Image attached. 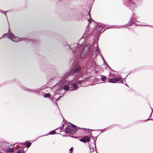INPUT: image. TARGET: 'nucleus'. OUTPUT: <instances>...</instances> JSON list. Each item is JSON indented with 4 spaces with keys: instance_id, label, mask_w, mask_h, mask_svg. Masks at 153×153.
<instances>
[{
    "instance_id": "obj_21",
    "label": "nucleus",
    "mask_w": 153,
    "mask_h": 153,
    "mask_svg": "<svg viewBox=\"0 0 153 153\" xmlns=\"http://www.w3.org/2000/svg\"><path fill=\"white\" fill-rule=\"evenodd\" d=\"M17 153H22V152L20 150H18L17 152Z\"/></svg>"
},
{
    "instance_id": "obj_6",
    "label": "nucleus",
    "mask_w": 153,
    "mask_h": 153,
    "mask_svg": "<svg viewBox=\"0 0 153 153\" xmlns=\"http://www.w3.org/2000/svg\"><path fill=\"white\" fill-rule=\"evenodd\" d=\"M91 48V46L90 45L87 44L85 46L82 50L88 53L90 51Z\"/></svg>"
},
{
    "instance_id": "obj_3",
    "label": "nucleus",
    "mask_w": 153,
    "mask_h": 153,
    "mask_svg": "<svg viewBox=\"0 0 153 153\" xmlns=\"http://www.w3.org/2000/svg\"><path fill=\"white\" fill-rule=\"evenodd\" d=\"M8 37L13 42H17L23 40L24 39L22 38H19L18 37H15L12 33H10L8 34Z\"/></svg>"
},
{
    "instance_id": "obj_5",
    "label": "nucleus",
    "mask_w": 153,
    "mask_h": 153,
    "mask_svg": "<svg viewBox=\"0 0 153 153\" xmlns=\"http://www.w3.org/2000/svg\"><path fill=\"white\" fill-rule=\"evenodd\" d=\"M81 69V67L79 65L75 66L73 69L70 70V73L73 74L74 73H76L79 71Z\"/></svg>"
},
{
    "instance_id": "obj_26",
    "label": "nucleus",
    "mask_w": 153,
    "mask_h": 153,
    "mask_svg": "<svg viewBox=\"0 0 153 153\" xmlns=\"http://www.w3.org/2000/svg\"><path fill=\"white\" fill-rule=\"evenodd\" d=\"M58 100V99H57V100H56V101H57Z\"/></svg>"
},
{
    "instance_id": "obj_8",
    "label": "nucleus",
    "mask_w": 153,
    "mask_h": 153,
    "mask_svg": "<svg viewBox=\"0 0 153 153\" xmlns=\"http://www.w3.org/2000/svg\"><path fill=\"white\" fill-rule=\"evenodd\" d=\"M104 27V25L102 24H99L97 25V30L98 32H100Z\"/></svg>"
},
{
    "instance_id": "obj_10",
    "label": "nucleus",
    "mask_w": 153,
    "mask_h": 153,
    "mask_svg": "<svg viewBox=\"0 0 153 153\" xmlns=\"http://www.w3.org/2000/svg\"><path fill=\"white\" fill-rule=\"evenodd\" d=\"M130 24L128 23V24L129 25H131L132 23L136 25H139V24L138 23V22L137 21L136 19H134L133 17L131 18V19L130 20Z\"/></svg>"
},
{
    "instance_id": "obj_25",
    "label": "nucleus",
    "mask_w": 153,
    "mask_h": 153,
    "mask_svg": "<svg viewBox=\"0 0 153 153\" xmlns=\"http://www.w3.org/2000/svg\"><path fill=\"white\" fill-rule=\"evenodd\" d=\"M150 120H153V119H150Z\"/></svg>"
},
{
    "instance_id": "obj_4",
    "label": "nucleus",
    "mask_w": 153,
    "mask_h": 153,
    "mask_svg": "<svg viewBox=\"0 0 153 153\" xmlns=\"http://www.w3.org/2000/svg\"><path fill=\"white\" fill-rule=\"evenodd\" d=\"M65 131L66 133L72 134L73 133H75L76 130L71 126H68L67 127Z\"/></svg>"
},
{
    "instance_id": "obj_28",
    "label": "nucleus",
    "mask_w": 153,
    "mask_h": 153,
    "mask_svg": "<svg viewBox=\"0 0 153 153\" xmlns=\"http://www.w3.org/2000/svg\"><path fill=\"white\" fill-rule=\"evenodd\" d=\"M56 85H55V87H56Z\"/></svg>"
},
{
    "instance_id": "obj_27",
    "label": "nucleus",
    "mask_w": 153,
    "mask_h": 153,
    "mask_svg": "<svg viewBox=\"0 0 153 153\" xmlns=\"http://www.w3.org/2000/svg\"><path fill=\"white\" fill-rule=\"evenodd\" d=\"M4 14H5V15H6V14H5V13H4Z\"/></svg>"
},
{
    "instance_id": "obj_13",
    "label": "nucleus",
    "mask_w": 153,
    "mask_h": 153,
    "mask_svg": "<svg viewBox=\"0 0 153 153\" xmlns=\"http://www.w3.org/2000/svg\"><path fill=\"white\" fill-rule=\"evenodd\" d=\"M72 75V74H71L70 73V72H67L66 73L64 76L63 77V79H66L68 76H69L70 75Z\"/></svg>"
},
{
    "instance_id": "obj_15",
    "label": "nucleus",
    "mask_w": 153,
    "mask_h": 153,
    "mask_svg": "<svg viewBox=\"0 0 153 153\" xmlns=\"http://www.w3.org/2000/svg\"><path fill=\"white\" fill-rule=\"evenodd\" d=\"M102 57V60L103 61V62H104V64H105V65H107V66L109 67V68H110V67H109V66L107 65V62H105V59H104V58L101 55H100Z\"/></svg>"
},
{
    "instance_id": "obj_16",
    "label": "nucleus",
    "mask_w": 153,
    "mask_h": 153,
    "mask_svg": "<svg viewBox=\"0 0 153 153\" xmlns=\"http://www.w3.org/2000/svg\"><path fill=\"white\" fill-rule=\"evenodd\" d=\"M51 95L50 93H48L45 94L44 95V97H49Z\"/></svg>"
},
{
    "instance_id": "obj_1",
    "label": "nucleus",
    "mask_w": 153,
    "mask_h": 153,
    "mask_svg": "<svg viewBox=\"0 0 153 153\" xmlns=\"http://www.w3.org/2000/svg\"><path fill=\"white\" fill-rule=\"evenodd\" d=\"M73 81V80L64 81L61 86L59 89L54 92V94H62L63 95L65 94V92L62 93L61 92H59V91H63V89L65 91H72L76 90L78 88V86L76 84H81V83L84 81V80H82L77 81L76 82V84L74 83H72Z\"/></svg>"
},
{
    "instance_id": "obj_2",
    "label": "nucleus",
    "mask_w": 153,
    "mask_h": 153,
    "mask_svg": "<svg viewBox=\"0 0 153 153\" xmlns=\"http://www.w3.org/2000/svg\"><path fill=\"white\" fill-rule=\"evenodd\" d=\"M83 40V39L81 38L78 42V45L75 44L73 48L72 46H69V47L70 48L72 49L73 53L77 56H79L80 52L82 51L80 53V56L82 58H85L88 56V53L82 50V48H83L82 43L84 42Z\"/></svg>"
},
{
    "instance_id": "obj_23",
    "label": "nucleus",
    "mask_w": 153,
    "mask_h": 153,
    "mask_svg": "<svg viewBox=\"0 0 153 153\" xmlns=\"http://www.w3.org/2000/svg\"><path fill=\"white\" fill-rule=\"evenodd\" d=\"M88 16H89V17H90V18H91V15L90 13L89 14Z\"/></svg>"
},
{
    "instance_id": "obj_19",
    "label": "nucleus",
    "mask_w": 153,
    "mask_h": 153,
    "mask_svg": "<svg viewBox=\"0 0 153 153\" xmlns=\"http://www.w3.org/2000/svg\"><path fill=\"white\" fill-rule=\"evenodd\" d=\"M31 145V143H26V146L28 148Z\"/></svg>"
},
{
    "instance_id": "obj_7",
    "label": "nucleus",
    "mask_w": 153,
    "mask_h": 153,
    "mask_svg": "<svg viewBox=\"0 0 153 153\" xmlns=\"http://www.w3.org/2000/svg\"><path fill=\"white\" fill-rule=\"evenodd\" d=\"M121 81V78H113L109 79V82L111 83H115Z\"/></svg>"
},
{
    "instance_id": "obj_12",
    "label": "nucleus",
    "mask_w": 153,
    "mask_h": 153,
    "mask_svg": "<svg viewBox=\"0 0 153 153\" xmlns=\"http://www.w3.org/2000/svg\"><path fill=\"white\" fill-rule=\"evenodd\" d=\"M89 29V27L88 26L83 35V36L84 37H85V36H87L88 35H90V33L88 31Z\"/></svg>"
},
{
    "instance_id": "obj_20",
    "label": "nucleus",
    "mask_w": 153,
    "mask_h": 153,
    "mask_svg": "<svg viewBox=\"0 0 153 153\" xmlns=\"http://www.w3.org/2000/svg\"><path fill=\"white\" fill-rule=\"evenodd\" d=\"M73 150V147H72L69 150V151H70V152L69 153H72Z\"/></svg>"
},
{
    "instance_id": "obj_22",
    "label": "nucleus",
    "mask_w": 153,
    "mask_h": 153,
    "mask_svg": "<svg viewBox=\"0 0 153 153\" xmlns=\"http://www.w3.org/2000/svg\"><path fill=\"white\" fill-rule=\"evenodd\" d=\"M88 22H89V23H90L91 22V20H90V19H88Z\"/></svg>"
},
{
    "instance_id": "obj_18",
    "label": "nucleus",
    "mask_w": 153,
    "mask_h": 153,
    "mask_svg": "<svg viewBox=\"0 0 153 153\" xmlns=\"http://www.w3.org/2000/svg\"><path fill=\"white\" fill-rule=\"evenodd\" d=\"M55 133V131L54 130H53L52 131H51L50 132L49 134H53Z\"/></svg>"
},
{
    "instance_id": "obj_11",
    "label": "nucleus",
    "mask_w": 153,
    "mask_h": 153,
    "mask_svg": "<svg viewBox=\"0 0 153 153\" xmlns=\"http://www.w3.org/2000/svg\"><path fill=\"white\" fill-rule=\"evenodd\" d=\"M92 52V54L93 55L94 54V52H96V55H95V56H97L99 53V51L97 47H95L93 49Z\"/></svg>"
},
{
    "instance_id": "obj_14",
    "label": "nucleus",
    "mask_w": 153,
    "mask_h": 153,
    "mask_svg": "<svg viewBox=\"0 0 153 153\" xmlns=\"http://www.w3.org/2000/svg\"><path fill=\"white\" fill-rule=\"evenodd\" d=\"M13 149L11 148H7L6 150L7 152H12L13 151Z\"/></svg>"
},
{
    "instance_id": "obj_24",
    "label": "nucleus",
    "mask_w": 153,
    "mask_h": 153,
    "mask_svg": "<svg viewBox=\"0 0 153 153\" xmlns=\"http://www.w3.org/2000/svg\"><path fill=\"white\" fill-rule=\"evenodd\" d=\"M62 97V96H59V97H58V98H59L60 97Z\"/></svg>"
},
{
    "instance_id": "obj_9",
    "label": "nucleus",
    "mask_w": 153,
    "mask_h": 153,
    "mask_svg": "<svg viewBox=\"0 0 153 153\" xmlns=\"http://www.w3.org/2000/svg\"><path fill=\"white\" fill-rule=\"evenodd\" d=\"M90 140V138L88 136H84L82 138L79 139V141L84 143L89 142Z\"/></svg>"
},
{
    "instance_id": "obj_17",
    "label": "nucleus",
    "mask_w": 153,
    "mask_h": 153,
    "mask_svg": "<svg viewBox=\"0 0 153 153\" xmlns=\"http://www.w3.org/2000/svg\"><path fill=\"white\" fill-rule=\"evenodd\" d=\"M101 80L102 81H105L106 79V77L105 76H102Z\"/></svg>"
}]
</instances>
